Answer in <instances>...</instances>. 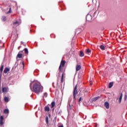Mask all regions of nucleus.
I'll return each instance as SVG.
<instances>
[{
    "instance_id": "1",
    "label": "nucleus",
    "mask_w": 127,
    "mask_h": 127,
    "mask_svg": "<svg viewBox=\"0 0 127 127\" xmlns=\"http://www.w3.org/2000/svg\"><path fill=\"white\" fill-rule=\"evenodd\" d=\"M33 91L36 94H39L40 92H42L43 91V86H41V84L35 83L33 85Z\"/></svg>"
},
{
    "instance_id": "2",
    "label": "nucleus",
    "mask_w": 127,
    "mask_h": 127,
    "mask_svg": "<svg viewBox=\"0 0 127 127\" xmlns=\"http://www.w3.org/2000/svg\"><path fill=\"white\" fill-rule=\"evenodd\" d=\"M76 95H78V91L77 90V85H76L75 87L74 88V90L73 92V97L74 101L76 100Z\"/></svg>"
},
{
    "instance_id": "3",
    "label": "nucleus",
    "mask_w": 127,
    "mask_h": 127,
    "mask_svg": "<svg viewBox=\"0 0 127 127\" xmlns=\"http://www.w3.org/2000/svg\"><path fill=\"white\" fill-rule=\"evenodd\" d=\"M65 63H66V62L65 61H62L61 62V64L59 67V71H61L62 70V67H64L65 66Z\"/></svg>"
},
{
    "instance_id": "4",
    "label": "nucleus",
    "mask_w": 127,
    "mask_h": 127,
    "mask_svg": "<svg viewBox=\"0 0 127 127\" xmlns=\"http://www.w3.org/2000/svg\"><path fill=\"white\" fill-rule=\"evenodd\" d=\"M86 19L87 21H91V20H92V15L87 14L86 17Z\"/></svg>"
},
{
    "instance_id": "5",
    "label": "nucleus",
    "mask_w": 127,
    "mask_h": 127,
    "mask_svg": "<svg viewBox=\"0 0 127 127\" xmlns=\"http://www.w3.org/2000/svg\"><path fill=\"white\" fill-rule=\"evenodd\" d=\"M8 92V87H5L2 88V93H6Z\"/></svg>"
},
{
    "instance_id": "6",
    "label": "nucleus",
    "mask_w": 127,
    "mask_h": 127,
    "mask_svg": "<svg viewBox=\"0 0 127 127\" xmlns=\"http://www.w3.org/2000/svg\"><path fill=\"white\" fill-rule=\"evenodd\" d=\"M3 125V117L2 116H0V126L1 127Z\"/></svg>"
},
{
    "instance_id": "7",
    "label": "nucleus",
    "mask_w": 127,
    "mask_h": 127,
    "mask_svg": "<svg viewBox=\"0 0 127 127\" xmlns=\"http://www.w3.org/2000/svg\"><path fill=\"white\" fill-rule=\"evenodd\" d=\"M2 71H3V65L1 64L0 67V77L1 74H2Z\"/></svg>"
},
{
    "instance_id": "8",
    "label": "nucleus",
    "mask_w": 127,
    "mask_h": 127,
    "mask_svg": "<svg viewBox=\"0 0 127 127\" xmlns=\"http://www.w3.org/2000/svg\"><path fill=\"white\" fill-rule=\"evenodd\" d=\"M104 105L106 109H110V104H109L108 102H106Z\"/></svg>"
},
{
    "instance_id": "9",
    "label": "nucleus",
    "mask_w": 127,
    "mask_h": 127,
    "mask_svg": "<svg viewBox=\"0 0 127 127\" xmlns=\"http://www.w3.org/2000/svg\"><path fill=\"white\" fill-rule=\"evenodd\" d=\"M19 24H20V23H19V22L17 21L13 23V25H14V26H15V27H16V26H18Z\"/></svg>"
},
{
    "instance_id": "10",
    "label": "nucleus",
    "mask_w": 127,
    "mask_h": 127,
    "mask_svg": "<svg viewBox=\"0 0 127 127\" xmlns=\"http://www.w3.org/2000/svg\"><path fill=\"white\" fill-rule=\"evenodd\" d=\"M45 112H49L50 111V108L48 106H46L45 107Z\"/></svg>"
},
{
    "instance_id": "11",
    "label": "nucleus",
    "mask_w": 127,
    "mask_h": 127,
    "mask_svg": "<svg viewBox=\"0 0 127 127\" xmlns=\"http://www.w3.org/2000/svg\"><path fill=\"white\" fill-rule=\"evenodd\" d=\"M54 107H55V102L53 101L51 103V108L53 109V111H54Z\"/></svg>"
},
{
    "instance_id": "12",
    "label": "nucleus",
    "mask_w": 127,
    "mask_h": 127,
    "mask_svg": "<svg viewBox=\"0 0 127 127\" xmlns=\"http://www.w3.org/2000/svg\"><path fill=\"white\" fill-rule=\"evenodd\" d=\"M81 69V65L77 64L76 65V71H79Z\"/></svg>"
},
{
    "instance_id": "13",
    "label": "nucleus",
    "mask_w": 127,
    "mask_h": 127,
    "mask_svg": "<svg viewBox=\"0 0 127 127\" xmlns=\"http://www.w3.org/2000/svg\"><path fill=\"white\" fill-rule=\"evenodd\" d=\"M7 72H9V68H5L3 71V73H4V74H6V73H7Z\"/></svg>"
},
{
    "instance_id": "14",
    "label": "nucleus",
    "mask_w": 127,
    "mask_h": 127,
    "mask_svg": "<svg viewBox=\"0 0 127 127\" xmlns=\"http://www.w3.org/2000/svg\"><path fill=\"white\" fill-rule=\"evenodd\" d=\"M4 101L5 103H7L9 101V98L8 97H5L4 98Z\"/></svg>"
},
{
    "instance_id": "15",
    "label": "nucleus",
    "mask_w": 127,
    "mask_h": 127,
    "mask_svg": "<svg viewBox=\"0 0 127 127\" xmlns=\"http://www.w3.org/2000/svg\"><path fill=\"white\" fill-rule=\"evenodd\" d=\"M98 99H100V96H97L96 97H94L92 99V101L96 102V101H97V100H98Z\"/></svg>"
},
{
    "instance_id": "16",
    "label": "nucleus",
    "mask_w": 127,
    "mask_h": 127,
    "mask_svg": "<svg viewBox=\"0 0 127 127\" xmlns=\"http://www.w3.org/2000/svg\"><path fill=\"white\" fill-rule=\"evenodd\" d=\"M123 99V93L121 94V95L119 98V103L121 104L122 103V99Z\"/></svg>"
},
{
    "instance_id": "17",
    "label": "nucleus",
    "mask_w": 127,
    "mask_h": 127,
    "mask_svg": "<svg viewBox=\"0 0 127 127\" xmlns=\"http://www.w3.org/2000/svg\"><path fill=\"white\" fill-rule=\"evenodd\" d=\"M9 113V110L8 109H5L4 110V114L6 115V114H8Z\"/></svg>"
},
{
    "instance_id": "18",
    "label": "nucleus",
    "mask_w": 127,
    "mask_h": 127,
    "mask_svg": "<svg viewBox=\"0 0 127 127\" xmlns=\"http://www.w3.org/2000/svg\"><path fill=\"white\" fill-rule=\"evenodd\" d=\"M17 57H18V58H22V54L18 53L17 55Z\"/></svg>"
},
{
    "instance_id": "19",
    "label": "nucleus",
    "mask_w": 127,
    "mask_h": 127,
    "mask_svg": "<svg viewBox=\"0 0 127 127\" xmlns=\"http://www.w3.org/2000/svg\"><path fill=\"white\" fill-rule=\"evenodd\" d=\"M114 85V83L113 82H110L109 84V88L110 89H111V88H112L113 87V86Z\"/></svg>"
},
{
    "instance_id": "20",
    "label": "nucleus",
    "mask_w": 127,
    "mask_h": 127,
    "mask_svg": "<svg viewBox=\"0 0 127 127\" xmlns=\"http://www.w3.org/2000/svg\"><path fill=\"white\" fill-rule=\"evenodd\" d=\"M24 51L26 54H28V49L27 48H25Z\"/></svg>"
},
{
    "instance_id": "21",
    "label": "nucleus",
    "mask_w": 127,
    "mask_h": 127,
    "mask_svg": "<svg viewBox=\"0 0 127 127\" xmlns=\"http://www.w3.org/2000/svg\"><path fill=\"white\" fill-rule=\"evenodd\" d=\"M79 56L80 57H83V56H84V53H83L82 51H80L79 53Z\"/></svg>"
},
{
    "instance_id": "22",
    "label": "nucleus",
    "mask_w": 127,
    "mask_h": 127,
    "mask_svg": "<svg viewBox=\"0 0 127 127\" xmlns=\"http://www.w3.org/2000/svg\"><path fill=\"white\" fill-rule=\"evenodd\" d=\"M11 12H12V11H11V8L10 7L9 9V11L8 12H7L6 13L7 14H8L9 13H11Z\"/></svg>"
},
{
    "instance_id": "23",
    "label": "nucleus",
    "mask_w": 127,
    "mask_h": 127,
    "mask_svg": "<svg viewBox=\"0 0 127 127\" xmlns=\"http://www.w3.org/2000/svg\"><path fill=\"white\" fill-rule=\"evenodd\" d=\"M100 47V49H101L102 50H105V46H104V45H101Z\"/></svg>"
},
{
    "instance_id": "24",
    "label": "nucleus",
    "mask_w": 127,
    "mask_h": 127,
    "mask_svg": "<svg viewBox=\"0 0 127 127\" xmlns=\"http://www.w3.org/2000/svg\"><path fill=\"white\" fill-rule=\"evenodd\" d=\"M48 120H49L48 117H46V124H47V125H48V124H49V122Z\"/></svg>"
},
{
    "instance_id": "25",
    "label": "nucleus",
    "mask_w": 127,
    "mask_h": 127,
    "mask_svg": "<svg viewBox=\"0 0 127 127\" xmlns=\"http://www.w3.org/2000/svg\"><path fill=\"white\" fill-rule=\"evenodd\" d=\"M2 20L3 21H5V20H6V17H5V16H2Z\"/></svg>"
},
{
    "instance_id": "26",
    "label": "nucleus",
    "mask_w": 127,
    "mask_h": 127,
    "mask_svg": "<svg viewBox=\"0 0 127 127\" xmlns=\"http://www.w3.org/2000/svg\"><path fill=\"white\" fill-rule=\"evenodd\" d=\"M90 52H91V50H90L89 49H87L86 51V53L87 54L90 53Z\"/></svg>"
},
{
    "instance_id": "27",
    "label": "nucleus",
    "mask_w": 127,
    "mask_h": 127,
    "mask_svg": "<svg viewBox=\"0 0 127 127\" xmlns=\"http://www.w3.org/2000/svg\"><path fill=\"white\" fill-rule=\"evenodd\" d=\"M43 98H47V93H44Z\"/></svg>"
},
{
    "instance_id": "28",
    "label": "nucleus",
    "mask_w": 127,
    "mask_h": 127,
    "mask_svg": "<svg viewBox=\"0 0 127 127\" xmlns=\"http://www.w3.org/2000/svg\"><path fill=\"white\" fill-rule=\"evenodd\" d=\"M64 76V73H63L62 75L61 82H63V77Z\"/></svg>"
},
{
    "instance_id": "29",
    "label": "nucleus",
    "mask_w": 127,
    "mask_h": 127,
    "mask_svg": "<svg viewBox=\"0 0 127 127\" xmlns=\"http://www.w3.org/2000/svg\"><path fill=\"white\" fill-rule=\"evenodd\" d=\"M81 101H82V97H80L78 100V103L80 104Z\"/></svg>"
},
{
    "instance_id": "30",
    "label": "nucleus",
    "mask_w": 127,
    "mask_h": 127,
    "mask_svg": "<svg viewBox=\"0 0 127 127\" xmlns=\"http://www.w3.org/2000/svg\"><path fill=\"white\" fill-rule=\"evenodd\" d=\"M58 127H64V126H63V125H62L60 126H58Z\"/></svg>"
},
{
    "instance_id": "31",
    "label": "nucleus",
    "mask_w": 127,
    "mask_h": 127,
    "mask_svg": "<svg viewBox=\"0 0 127 127\" xmlns=\"http://www.w3.org/2000/svg\"><path fill=\"white\" fill-rule=\"evenodd\" d=\"M30 88L31 90H32V88H31V83L30 84Z\"/></svg>"
},
{
    "instance_id": "32",
    "label": "nucleus",
    "mask_w": 127,
    "mask_h": 127,
    "mask_svg": "<svg viewBox=\"0 0 127 127\" xmlns=\"http://www.w3.org/2000/svg\"><path fill=\"white\" fill-rule=\"evenodd\" d=\"M90 85H93V83H92V81L90 80Z\"/></svg>"
},
{
    "instance_id": "33",
    "label": "nucleus",
    "mask_w": 127,
    "mask_h": 127,
    "mask_svg": "<svg viewBox=\"0 0 127 127\" xmlns=\"http://www.w3.org/2000/svg\"><path fill=\"white\" fill-rule=\"evenodd\" d=\"M22 64L23 67H24V64H23V62L22 63Z\"/></svg>"
},
{
    "instance_id": "34",
    "label": "nucleus",
    "mask_w": 127,
    "mask_h": 127,
    "mask_svg": "<svg viewBox=\"0 0 127 127\" xmlns=\"http://www.w3.org/2000/svg\"><path fill=\"white\" fill-rule=\"evenodd\" d=\"M0 93H1V89L0 88Z\"/></svg>"
},
{
    "instance_id": "35",
    "label": "nucleus",
    "mask_w": 127,
    "mask_h": 127,
    "mask_svg": "<svg viewBox=\"0 0 127 127\" xmlns=\"http://www.w3.org/2000/svg\"><path fill=\"white\" fill-rule=\"evenodd\" d=\"M125 100H126V99L127 98V95H125Z\"/></svg>"
},
{
    "instance_id": "36",
    "label": "nucleus",
    "mask_w": 127,
    "mask_h": 127,
    "mask_svg": "<svg viewBox=\"0 0 127 127\" xmlns=\"http://www.w3.org/2000/svg\"><path fill=\"white\" fill-rule=\"evenodd\" d=\"M21 43H23L22 42H21Z\"/></svg>"
}]
</instances>
